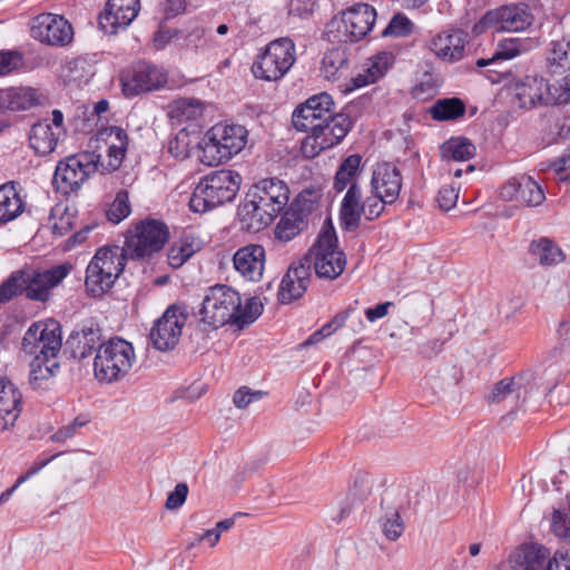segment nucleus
Here are the masks:
<instances>
[{
  "label": "nucleus",
  "instance_id": "obj_1",
  "mask_svg": "<svg viewBox=\"0 0 570 570\" xmlns=\"http://www.w3.org/2000/svg\"><path fill=\"white\" fill-rule=\"evenodd\" d=\"M292 122L297 130L311 132L302 142L306 158H314L340 144L351 129L350 118L335 112L334 101L327 92L314 95L296 107Z\"/></svg>",
  "mask_w": 570,
  "mask_h": 570
},
{
  "label": "nucleus",
  "instance_id": "obj_2",
  "mask_svg": "<svg viewBox=\"0 0 570 570\" xmlns=\"http://www.w3.org/2000/svg\"><path fill=\"white\" fill-rule=\"evenodd\" d=\"M372 196L362 200L358 185H353L346 191L341 205L342 225L350 230L360 226L362 215L367 220L381 216L386 205L394 204L402 188V176L399 168L390 163L377 164L373 170Z\"/></svg>",
  "mask_w": 570,
  "mask_h": 570
},
{
  "label": "nucleus",
  "instance_id": "obj_3",
  "mask_svg": "<svg viewBox=\"0 0 570 570\" xmlns=\"http://www.w3.org/2000/svg\"><path fill=\"white\" fill-rule=\"evenodd\" d=\"M289 199L287 185L277 178H265L254 184L238 206L243 228L257 233L267 227L286 207Z\"/></svg>",
  "mask_w": 570,
  "mask_h": 570
},
{
  "label": "nucleus",
  "instance_id": "obj_4",
  "mask_svg": "<svg viewBox=\"0 0 570 570\" xmlns=\"http://www.w3.org/2000/svg\"><path fill=\"white\" fill-rule=\"evenodd\" d=\"M263 312V304L256 297L242 303L240 294L227 285L210 287L203 301L200 320L213 328L227 323L239 327L253 323Z\"/></svg>",
  "mask_w": 570,
  "mask_h": 570
},
{
  "label": "nucleus",
  "instance_id": "obj_5",
  "mask_svg": "<svg viewBox=\"0 0 570 570\" xmlns=\"http://www.w3.org/2000/svg\"><path fill=\"white\" fill-rule=\"evenodd\" d=\"M73 265L62 263L46 269L18 271L0 285V303L17 295H24L31 301L47 302L51 291L59 286L71 273Z\"/></svg>",
  "mask_w": 570,
  "mask_h": 570
},
{
  "label": "nucleus",
  "instance_id": "obj_6",
  "mask_svg": "<svg viewBox=\"0 0 570 570\" xmlns=\"http://www.w3.org/2000/svg\"><path fill=\"white\" fill-rule=\"evenodd\" d=\"M301 264L308 265V272L313 267L317 277L323 279H336L346 267V255L340 249L337 236L330 219L325 220L317 239L309 248Z\"/></svg>",
  "mask_w": 570,
  "mask_h": 570
},
{
  "label": "nucleus",
  "instance_id": "obj_7",
  "mask_svg": "<svg viewBox=\"0 0 570 570\" xmlns=\"http://www.w3.org/2000/svg\"><path fill=\"white\" fill-rule=\"evenodd\" d=\"M242 177L233 170H217L204 177L195 187L189 207L195 213H205L233 200Z\"/></svg>",
  "mask_w": 570,
  "mask_h": 570
},
{
  "label": "nucleus",
  "instance_id": "obj_8",
  "mask_svg": "<svg viewBox=\"0 0 570 570\" xmlns=\"http://www.w3.org/2000/svg\"><path fill=\"white\" fill-rule=\"evenodd\" d=\"M136 361L131 343L114 337L99 345L94 360L95 377L101 383L122 380Z\"/></svg>",
  "mask_w": 570,
  "mask_h": 570
},
{
  "label": "nucleus",
  "instance_id": "obj_9",
  "mask_svg": "<svg viewBox=\"0 0 570 570\" xmlns=\"http://www.w3.org/2000/svg\"><path fill=\"white\" fill-rule=\"evenodd\" d=\"M127 256L118 247H102L97 250L86 269L87 293L98 297L107 293L125 268Z\"/></svg>",
  "mask_w": 570,
  "mask_h": 570
},
{
  "label": "nucleus",
  "instance_id": "obj_10",
  "mask_svg": "<svg viewBox=\"0 0 570 570\" xmlns=\"http://www.w3.org/2000/svg\"><path fill=\"white\" fill-rule=\"evenodd\" d=\"M375 9L361 3L334 17L326 26V37L333 43H347L363 39L373 28Z\"/></svg>",
  "mask_w": 570,
  "mask_h": 570
},
{
  "label": "nucleus",
  "instance_id": "obj_11",
  "mask_svg": "<svg viewBox=\"0 0 570 570\" xmlns=\"http://www.w3.org/2000/svg\"><path fill=\"white\" fill-rule=\"evenodd\" d=\"M247 130L240 125L217 124L206 134L202 161L214 166L229 160L246 145Z\"/></svg>",
  "mask_w": 570,
  "mask_h": 570
},
{
  "label": "nucleus",
  "instance_id": "obj_12",
  "mask_svg": "<svg viewBox=\"0 0 570 570\" xmlns=\"http://www.w3.org/2000/svg\"><path fill=\"white\" fill-rule=\"evenodd\" d=\"M169 239L168 227L157 219H145L128 229L125 246L129 259H146L160 252Z\"/></svg>",
  "mask_w": 570,
  "mask_h": 570
},
{
  "label": "nucleus",
  "instance_id": "obj_13",
  "mask_svg": "<svg viewBox=\"0 0 570 570\" xmlns=\"http://www.w3.org/2000/svg\"><path fill=\"white\" fill-rule=\"evenodd\" d=\"M296 61L295 43L289 38H279L267 45L252 66L255 78L265 81L281 80Z\"/></svg>",
  "mask_w": 570,
  "mask_h": 570
},
{
  "label": "nucleus",
  "instance_id": "obj_14",
  "mask_svg": "<svg viewBox=\"0 0 570 570\" xmlns=\"http://www.w3.org/2000/svg\"><path fill=\"white\" fill-rule=\"evenodd\" d=\"M95 171H99L95 153L71 155L57 164L53 185L60 193L69 195L77 191Z\"/></svg>",
  "mask_w": 570,
  "mask_h": 570
},
{
  "label": "nucleus",
  "instance_id": "obj_15",
  "mask_svg": "<svg viewBox=\"0 0 570 570\" xmlns=\"http://www.w3.org/2000/svg\"><path fill=\"white\" fill-rule=\"evenodd\" d=\"M61 346V326L55 320L31 324L21 343L22 351L33 357H58Z\"/></svg>",
  "mask_w": 570,
  "mask_h": 570
},
{
  "label": "nucleus",
  "instance_id": "obj_16",
  "mask_svg": "<svg viewBox=\"0 0 570 570\" xmlns=\"http://www.w3.org/2000/svg\"><path fill=\"white\" fill-rule=\"evenodd\" d=\"M186 321L187 313L184 307L169 306L150 330L153 346L161 352L174 350L180 340Z\"/></svg>",
  "mask_w": 570,
  "mask_h": 570
},
{
  "label": "nucleus",
  "instance_id": "obj_17",
  "mask_svg": "<svg viewBox=\"0 0 570 570\" xmlns=\"http://www.w3.org/2000/svg\"><path fill=\"white\" fill-rule=\"evenodd\" d=\"M120 81L125 96L134 97L164 88L168 81V75L160 67L139 62L122 72Z\"/></svg>",
  "mask_w": 570,
  "mask_h": 570
},
{
  "label": "nucleus",
  "instance_id": "obj_18",
  "mask_svg": "<svg viewBox=\"0 0 570 570\" xmlns=\"http://www.w3.org/2000/svg\"><path fill=\"white\" fill-rule=\"evenodd\" d=\"M31 36L42 43L65 47L72 41L73 29L65 17L46 12L32 19Z\"/></svg>",
  "mask_w": 570,
  "mask_h": 570
},
{
  "label": "nucleus",
  "instance_id": "obj_19",
  "mask_svg": "<svg viewBox=\"0 0 570 570\" xmlns=\"http://www.w3.org/2000/svg\"><path fill=\"white\" fill-rule=\"evenodd\" d=\"M97 140L105 146V155H96L99 173L109 174L117 170L127 151V132L120 127H108L98 132Z\"/></svg>",
  "mask_w": 570,
  "mask_h": 570
},
{
  "label": "nucleus",
  "instance_id": "obj_20",
  "mask_svg": "<svg viewBox=\"0 0 570 570\" xmlns=\"http://www.w3.org/2000/svg\"><path fill=\"white\" fill-rule=\"evenodd\" d=\"M552 88L553 86L543 77L529 75L513 83V100L524 109H530L537 104L556 105Z\"/></svg>",
  "mask_w": 570,
  "mask_h": 570
},
{
  "label": "nucleus",
  "instance_id": "obj_21",
  "mask_svg": "<svg viewBox=\"0 0 570 570\" xmlns=\"http://www.w3.org/2000/svg\"><path fill=\"white\" fill-rule=\"evenodd\" d=\"M139 10V0H108L99 16V26L105 33L116 35L135 20Z\"/></svg>",
  "mask_w": 570,
  "mask_h": 570
},
{
  "label": "nucleus",
  "instance_id": "obj_22",
  "mask_svg": "<svg viewBox=\"0 0 570 570\" xmlns=\"http://www.w3.org/2000/svg\"><path fill=\"white\" fill-rule=\"evenodd\" d=\"M265 261L264 247L256 244L240 247L233 256L235 271L248 282H259L262 279Z\"/></svg>",
  "mask_w": 570,
  "mask_h": 570
},
{
  "label": "nucleus",
  "instance_id": "obj_23",
  "mask_svg": "<svg viewBox=\"0 0 570 570\" xmlns=\"http://www.w3.org/2000/svg\"><path fill=\"white\" fill-rule=\"evenodd\" d=\"M47 97L31 87H8L0 89L1 111H23L43 105Z\"/></svg>",
  "mask_w": 570,
  "mask_h": 570
},
{
  "label": "nucleus",
  "instance_id": "obj_24",
  "mask_svg": "<svg viewBox=\"0 0 570 570\" xmlns=\"http://www.w3.org/2000/svg\"><path fill=\"white\" fill-rule=\"evenodd\" d=\"M311 279V272L308 265L294 263L284 275L279 288L278 299L283 304H289L298 299L306 292Z\"/></svg>",
  "mask_w": 570,
  "mask_h": 570
},
{
  "label": "nucleus",
  "instance_id": "obj_25",
  "mask_svg": "<svg viewBox=\"0 0 570 570\" xmlns=\"http://www.w3.org/2000/svg\"><path fill=\"white\" fill-rule=\"evenodd\" d=\"M468 33L461 29L446 30L431 41V50L445 61H458L464 55Z\"/></svg>",
  "mask_w": 570,
  "mask_h": 570
},
{
  "label": "nucleus",
  "instance_id": "obj_26",
  "mask_svg": "<svg viewBox=\"0 0 570 570\" xmlns=\"http://www.w3.org/2000/svg\"><path fill=\"white\" fill-rule=\"evenodd\" d=\"M22 410V394L10 381L0 377V431L12 426Z\"/></svg>",
  "mask_w": 570,
  "mask_h": 570
},
{
  "label": "nucleus",
  "instance_id": "obj_27",
  "mask_svg": "<svg viewBox=\"0 0 570 570\" xmlns=\"http://www.w3.org/2000/svg\"><path fill=\"white\" fill-rule=\"evenodd\" d=\"M549 550L539 543H524L510 556L511 570H544Z\"/></svg>",
  "mask_w": 570,
  "mask_h": 570
},
{
  "label": "nucleus",
  "instance_id": "obj_28",
  "mask_svg": "<svg viewBox=\"0 0 570 570\" xmlns=\"http://www.w3.org/2000/svg\"><path fill=\"white\" fill-rule=\"evenodd\" d=\"M499 31H523L533 23V14L524 3L502 6L494 9Z\"/></svg>",
  "mask_w": 570,
  "mask_h": 570
},
{
  "label": "nucleus",
  "instance_id": "obj_29",
  "mask_svg": "<svg viewBox=\"0 0 570 570\" xmlns=\"http://www.w3.org/2000/svg\"><path fill=\"white\" fill-rule=\"evenodd\" d=\"M321 75L328 81H340L347 77L350 58L345 48L334 47L324 52L321 61Z\"/></svg>",
  "mask_w": 570,
  "mask_h": 570
},
{
  "label": "nucleus",
  "instance_id": "obj_30",
  "mask_svg": "<svg viewBox=\"0 0 570 570\" xmlns=\"http://www.w3.org/2000/svg\"><path fill=\"white\" fill-rule=\"evenodd\" d=\"M59 370L57 357H33L30 363L29 383L33 390H46Z\"/></svg>",
  "mask_w": 570,
  "mask_h": 570
},
{
  "label": "nucleus",
  "instance_id": "obj_31",
  "mask_svg": "<svg viewBox=\"0 0 570 570\" xmlns=\"http://www.w3.org/2000/svg\"><path fill=\"white\" fill-rule=\"evenodd\" d=\"M60 137V135H57L56 131L52 130L49 120L45 119L31 127L29 141L31 148L38 155L46 156L56 149Z\"/></svg>",
  "mask_w": 570,
  "mask_h": 570
},
{
  "label": "nucleus",
  "instance_id": "obj_32",
  "mask_svg": "<svg viewBox=\"0 0 570 570\" xmlns=\"http://www.w3.org/2000/svg\"><path fill=\"white\" fill-rule=\"evenodd\" d=\"M392 62L393 56L390 52H380L371 57L365 63L364 73H358L355 78L352 79V89L361 88L375 82L386 73Z\"/></svg>",
  "mask_w": 570,
  "mask_h": 570
},
{
  "label": "nucleus",
  "instance_id": "obj_33",
  "mask_svg": "<svg viewBox=\"0 0 570 570\" xmlns=\"http://www.w3.org/2000/svg\"><path fill=\"white\" fill-rule=\"evenodd\" d=\"M24 208L21 196L16 189L14 183L0 186V222L8 223L17 218Z\"/></svg>",
  "mask_w": 570,
  "mask_h": 570
},
{
  "label": "nucleus",
  "instance_id": "obj_34",
  "mask_svg": "<svg viewBox=\"0 0 570 570\" xmlns=\"http://www.w3.org/2000/svg\"><path fill=\"white\" fill-rule=\"evenodd\" d=\"M529 252L542 266L557 265L563 262L566 257L562 249L547 237L533 240L530 244Z\"/></svg>",
  "mask_w": 570,
  "mask_h": 570
},
{
  "label": "nucleus",
  "instance_id": "obj_35",
  "mask_svg": "<svg viewBox=\"0 0 570 570\" xmlns=\"http://www.w3.org/2000/svg\"><path fill=\"white\" fill-rule=\"evenodd\" d=\"M306 216L302 210L291 207L281 217L276 226V236L283 242H289L306 227Z\"/></svg>",
  "mask_w": 570,
  "mask_h": 570
},
{
  "label": "nucleus",
  "instance_id": "obj_36",
  "mask_svg": "<svg viewBox=\"0 0 570 570\" xmlns=\"http://www.w3.org/2000/svg\"><path fill=\"white\" fill-rule=\"evenodd\" d=\"M361 156L356 154L350 155L343 160L334 178V188L336 191H343L345 188L348 189L351 186L357 185L356 178L361 174Z\"/></svg>",
  "mask_w": 570,
  "mask_h": 570
},
{
  "label": "nucleus",
  "instance_id": "obj_37",
  "mask_svg": "<svg viewBox=\"0 0 570 570\" xmlns=\"http://www.w3.org/2000/svg\"><path fill=\"white\" fill-rule=\"evenodd\" d=\"M199 249V242L195 237L184 236L170 246L167 254L168 264L179 268Z\"/></svg>",
  "mask_w": 570,
  "mask_h": 570
},
{
  "label": "nucleus",
  "instance_id": "obj_38",
  "mask_svg": "<svg viewBox=\"0 0 570 570\" xmlns=\"http://www.w3.org/2000/svg\"><path fill=\"white\" fill-rule=\"evenodd\" d=\"M547 61L551 73L567 72L570 69V40L563 38L551 42Z\"/></svg>",
  "mask_w": 570,
  "mask_h": 570
},
{
  "label": "nucleus",
  "instance_id": "obj_39",
  "mask_svg": "<svg viewBox=\"0 0 570 570\" xmlns=\"http://www.w3.org/2000/svg\"><path fill=\"white\" fill-rule=\"evenodd\" d=\"M474 155V145L463 137L451 138L441 146V156L444 160L465 161Z\"/></svg>",
  "mask_w": 570,
  "mask_h": 570
},
{
  "label": "nucleus",
  "instance_id": "obj_40",
  "mask_svg": "<svg viewBox=\"0 0 570 570\" xmlns=\"http://www.w3.org/2000/svg\"><path fill=\"white\" fill-rule=\"evenodd\" d=\"M168 115L177 122L195 120L203 115V104L195 98H180L170 104Z\"/></svg>",
  "mask_w": 570,
  "mask_h": 570
},
{
  "label": "nucleus",
  "instance_id": "obj_41",
  "mask_svg": "<svg viewBox=\"0 0 570 570\" xmlns=\"http://www.w3.org/2000/svg\"><path fill=\"white\" fill-rule=\"evenodd\" d=\"M464 112L465 105L459 98L439 99L430 108L432 118L440 121L458 119L462 117Z\"/></svg>",
  "mask_w": 570,
  "mask_h": 570
},
{
  "label": "nucleus",
  "instance_id": "obj_42",
  "mask_svg": "<svg viewBox=\"0 0 570 570\" xmlns=\"http://www.w3.org/2000/svg\"><path fill=\"white\" fill-rule=\"evenodd\" d=\"M522 379L517 377H505L492 387L491 393L488 396L490 402L499 403L509 396L514 400H519L522 395L525 394V389L521 384Z\"/></svg>",
  "mask_w": 570,
  "mask_h": 570
},
{
  "label": "nucleus",
  "instance_id": "obj_43",
  "mask_svg": "<svg viewBox=\"0 0 570 570\" xmlns=\"http://www.w3.org/2000/svg\"><path fill=\"white\" fill-rule=\"evenodd\" d=\"M380 528L387 540L396 541L402 537L405 525L400 512L389 508L380 519Z\"/></svg>",
  "mask_w": 570,
  "mask_h": 570
},
{
  "label": "nucleus",
  "instance_id": "obj_44",
  "mask_svg": "<svg viewBox=\"0 0 570 570\" xmlns=\"http://www.w3.org/2000/svg\"><path fill=\"white\" fill-rule=\"evenodd\" d=\"M198 145L196 136L186 128L180 129L168 142V151L175 158L185 159L190 155L194 146Z\"/></svg>",
  "mask_w": 570,
  "mask_h": 570
},
{
  "label": "nucleus",
  "instance_id": "obj_45",
  "mask_svg": "<svg viewBox=\"0 0 570 570\" xmlns=\"http://www.w3.org/2000/svg\"><path fill=\"white\" fill-rule=\"evenodd\" d=\"M520 52L521 49L519 38L504 40L499 45L498 50L491 58H480L476 60L475 65L479 68L497 65L501 60H509L517 57Z\"/></svg>",
  "mask_w": 570,
  "mask_h": 570
},
{
  "label": "nucleus",
  "instance_id": "obj_46",
  "mask_svg": "<svg viewBox=\"0 0 570 570\" xmlns=\"http://www.w3.org/2000/svg\"><path fill=\"white\" fill-rule=\"evenodd\" d=\"M519 200L529 206H538L544 200L542 188L530 176H520Z\"/></svg>",
  "mask_w": 570,
  "mask_h": 570
},
{
  "label": "nucleus",
  "instance_id": "obj_47",
  "mask_svg": "<svg viewBox=\"0 0 570 570\" xmlns=\"http://www.w3.org/2000/svg\"><path fill=\"white\" fill-rule=\"evenodd\" d=\"M131 207L129 196L126 190H119L107 210V218L109 222L118 224L129 216Z\"/></svg>",
  "mask_w": 570,
  "mask_h": 570
},
{
  "label": "nucleus",
  "instance_id": "obj_48",
  "mask_svg": "<svg viewBox=\"0 0 570 570\" xmlns=\"http://www.w3.org/2000/svg\"><path fill=\"white\" fill-rule=\"evenodd\" d=\"M412 29L413 23L411 22V20L402 13H397L392 18L389 26L383 31V35L404 37L411 33Z\"/></svg>",
  "mask_w": 570,
  "mask_h": 570
},
{
  "label": "nucleus",
  "instance_id": "obj_49",
  "mask_svg": "<svg viewBox=\"0 0 570 570\" xmlns=\"http://www.w3.org/2000/svg\"><path fill=\"white\" fill-rule=\"evenodd\" d=\"M554 534L570 542V502L568 511L556 510L552 517Z\"/></svg>",
  "mask_w": 570,
  "mask_h": 570
},
{
  "label": "nucleus",
  "instance_id": "obj_50",
  "mask_svg": "<svg viewBox=\"0 0 570 570\" xmlns=\"http://www.w3.org/2000/svg\"><path fill=\"white\" fill-rule=\"evenodd\" d=\"M52 459H55V455L50 456L49 459H46V460H42L40 462H36L28 471L26 474L21 475L16 484L8 489L7 491H4L3 493L0 494V504L4 503L6 501L9 500V498L12 495V493L18 489V487L20 484H22L23 482H26L29 478H31L32 475L37 474L42 468H45Z\"/></svg>",
  "mask_w": 570,
  "mask_h": 570
},
{
  "label": "nucleus",
  "instance_id": "obj_51",
  "mask_svg": "<svg viewBox=\"0 0 570 570\" xmlns=\"http://www.w3.org/2000/svg\"><path fill=\"white\" fill-rule=\"evenodd\" d=\"M459 199V187L454 185L443 186L438 194V203L441 209L448 212L452 209Z\"/></svg>",
  "mask_w": 570,
  "mask_h": 570
},
{
  "label": "nucleus",
  "instance_id": "obj_52",
  "mask_svg": "<svg viewBox=\"0 0 570 570\" xmlns=\"http://www.w3.org/2000/svg\"><path fill=\"white\" fill-rule=\"evenodd\" d=\"M262 395V391H252L250 389L243 386L234 393L233 402L236 407L246 409L250 403L259 401Z\"/></svg>",
  "mask_w": 570,
  "mask_h": 570
},
{
  "label": "nucleus",
  "instance_id": "obj_53",
  "mask_svg": "<svg viewBox=\"0 0 570 570\" xmlns=\"http://www.w3.org/2000/svg\"><path fill=\"white\" fill-rule=\"evenodd\" d=\"M22 63V57L17 51H0V76H6L18 69Z\"/></svg>",
  "mask_w": 570,
  "mask_h": 570
},
{
  "label": "nucleus",
  "instance_id": "obj_54",
  "mask_svg": "<svg viewBox=\"0 0 570 570\" xmlns=\"http://www.w3.org/2000/svg\"><path fill=\"white\" fill-rule=\"evenodd\" d=\"M188 491L189 489L186 483H178L175 489L168 493L165 508L167 510H176L180 508L187 499Z\"/></svg>",
  "mask_w": 570,
  "mask_h": 570
},
{
  "label": "nucleus",
  "instance_id": "obj_55",
  "mask_svg": "<svg viewBox=\"0 0 570 570\" xmlns=\"http://www.w3.org/2000/svg\"><path fill=\"white\" fill-rule=\"evenodd\" d=\"M568 73L557 83H551L553 86V96L556 105L567 104L570 101V69L567 70Z\"/></svg>",
  "mask_w": 570,
  "mask_h": 570
},
{
  "label": "nucleus",
  "instance_id": "obj_56",
  "mask_svg": "<svg viewBox=\"0 0 570 570\" xmlns=\"http://www.w3.org/2000/svg\"><path fill=\"white\" fill-rule=\"evenodd\" d=\"M494 13V9L488 11L472 28L474 35H481L487 29H493L499 32L498 18Z\"/></svg>",
  "mask_w": 570,
  "mask_h": 570
},
{
  "label": "nucleus",
  "instance_id": "obj_57",
  "mask_svg": "<svg viewBox=\"0 0 570 570\" xmlns=\"http://www.w3.org/2000/svg\"><path fill=\"white\" fill-rule=\"evenodd\" d=\"M318 7V0H293L291 11L298 17H308Z\"/></svg>",
  "mask_w": 570,
  "mask_h": 570
},
{
  "label": "nucleus",
  "instance_id": "obj_58",
  "mask_svg": "<svg viewBox=\"0 0 570 570\" xmlns=\"http://www.w3.org/2000/svg\"><path fill=\"white\" fill-rule=\"evenodd\" d=\"M160 6L164 14L169 19L185 12L187 4L186 0H164Z\"/></svg>",
  "mask_w": 570,
  "mask_h": 570
},
{
  "label": "nucleus",
  "instance_id": "obj_59",
  "mask_svg": "<svg viewBox=\"0 0 570 570\" xmlns=\"http://www.w3.org/2000/svg\"><path fill=\"white\" fill-rule=\"evenodd\" d=\"M544 570H570V556L563 552H556L552 559H548Z\"/></svg>",
  "mask_w": 570,
  "mask_h": 570
},
{
  "label": "nucleus",
  "instance_id": "obj_60",
  "mask_svg": "<svg viewBox=\"0 0 570 570\" xmlns=\"http://www.w3.org/2000/svg\"><path fill=\"white\" fill-rule=\"evenodd\" d=\"M520 184V177H513L511 178L505 185L502 186L500 190V196L504 200H519V185Z\"/></svg>",
  "mask_w": 570,
  "mask_h": 570
},
{
  "label": "nucleus",
  "instance_id": "obj_61",
  "mask_svg": "<svg viewBox=\"0 0 570 570\" xmlns=\"http://www.w3.org/2000/svg\"><path fill=\"white\" fill-rule=\"evenodd\" d=\"M392 302H385L376 305L375 307H371L365 309V317L368 322L373 323L379 318H382L387 315L390 306H392Z\"/></svg>",
  "mask_w": 570,
  "mask_h": 570
},
{
  "label": "nucleus",
  "instance_id": "obj_62",
  "mask_svg": "<svg viewBox=\"0 0 570 570\" xmlns=\"http://www.w3.org/2000/svg\"><path fill=\"white\" fill-rule=\"evenodd\" d=\"M179 32L176 30H158L154 36V46L157 49H164Z\"/></svg>",
  "mask_w": 570,
  "mask_h": 570
},
{
  "label": "nucleus",
  "instance_id": "obj_63",
  "mask_svg": "<svg viewBox=\"0 0 570 570\" xmlns=\"http://www.w3.org/2000/svg\"><path fill=\"white\" fill-rule=\"evenodd\" d=\"M51 228L56 235H59V236L65 235L67 232H69L72 228L71 216L69 214L62 215L59 218V222L55 220L52 223Z\"/></svg>",
  "mask_w": 570,
  "mask_h": 570
},
{
  "label": "nucleus",
  "instance_id": "obj_64",
  "mask_svg": "<svg viewBox=\"0 0 570 570\" xmlns=\"http://www.w3.org/2000/svg\"><path fill=\"white\" fill-rule=\"evenodd\" d=\"M83 423L81 422H78L77 420L70 424V425H67V426H63L61 429H59L53 435H52V440L56 441V442H63L66 441L67 439L71 438L76 431V429L78 426H82Z\"/></svg>",
  "mask_w": 570,
  "mask_h": 570
}]
</instances>
